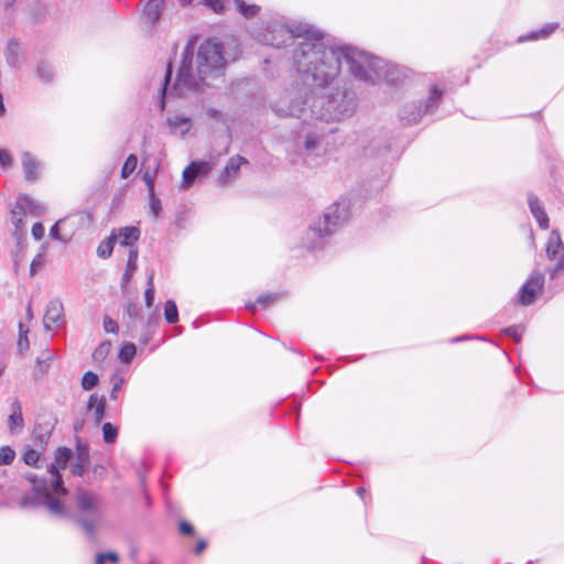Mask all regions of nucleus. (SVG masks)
<instances>
[{"mask_svg":"<svg viewBox=\"0 0 564 564\" xmlns=\"http://www.w3.org/2000/svg\"><path fill=\"white\" fill-rule=\"evenodd\" d=\"M293 32L301 39L293 48V63L303 83L325 87L340 73L345 61L350 74L360 82L376 84L381 79L393 80L387 63L356 47L327 45L323 33L311 26H300Z\"/></svg>","mask_w":564,"mask_h":564,"instance_id":"nucleus-1","label":"nucleus"},{"mask_svg":"<svg viewBox=\"0 0 564 564\" xmlns=\"http://www.w3.org/2000/svg\"><path fill=\"white\" fill-rule=\"evenodd\" d=\"M226 65L227 58L221 42L207 39L195 50L194 41H188L182 54L176 82L170 94L174 91L183 96L203 86H213L225 75Z\"/></svg>","mask_w":564,"mask_h":564,"instance_id":"nucleus-2","label":"nucleus"},{"mask_svg":"<svg viewBox=\"0 0 564 564\" xmlns=\"http://www.w3.org/2000/svg\"><path fill=\"white\" fill-rule=\"evenodd\" d=\"M72 457V451L67 447H59L55 452L54 463L46 465V476H39L35 473H28L25 478L33 484L35 503L44 506L51 514L63 517L66 509L59 501L67 492L63 485L61 469H65Z\"/></svg>","mask_w":564,"mask_h":564,"instance_id":"nucleus-3","label":"nucleus"},{"mask_svg":"<svg viewBox=\"0 0 564 564\" xmlns=\"http://www.w3.org/2000/svg\"><path fill=\"white\" fill-rule=\"evenodd\" d=\"M356 107L355 93L346 87H336L334 90L316 98L310 111L316 120L329 122L351 117Z\"/></svg>","mask_w":564,"mask_h":564,"instance_id":"nucleus-4","label":"nucleus"},{"mask_svg":"<svg viewBox=\"0 0 564 564\" xmlns=\"http://www.w3.org/2000/svg\"><path fill=\"white\" fill-rule=\"evenodd\" d=\"M75 517L83 530L93 535L101 520L102 503L93 491L78 489L74 496Z\"/></svg>","mask_w":564,"mask_h":564,"instance_id":"nucleus-5","label":"nucleus"},{"mask_svg":"<svg viewBox=\"0 0 564 564\" xmlns=\"http://www.w3.org/2000/svg\"><path fill=\"white\" fill-rule=\"evenodd\" d=\"M443 89L432 85L426 98L404 104L399 110V118L405 126L416 124L425 115L433 113L440 106L443 98Z\"/></svg>","mask_w":564,"mask_h":564,"instance_id":"nucleus-6","label":"nucleus"},{"mask_svg":"<svg viewBox=\"0 0 564 564\" xmlns=\"http://www.w3.org/2000/svg\"><path fill=\"white\" fill-rule=\"evenodd\" d=\"M306 100L301 91L292 89L284 91L281 97L275 100L271 108L279 117H296L301 118L306 112Z\"/></svg>","mask_w":564,"mask_h":564,"instance_id":"nucleus-7","label":"nucleus"},{"mask_svg":"<svg viewBox=\"0 0 564 564\" xmlns=\"http://www.w3.org/2000/svg\"><path fill=\"white\" fill-rule=\"evenodd\" d=\"M105 410H106V398L104 395H98L96 393H93L87 402V405L85 410L79 411L74 416V424L73 429L76 434H79L83 432L86 423V416L91 414V417L94 420V425L98 426L104 416H105Z\"/></svg>","mask_w":564,"mask_h":564,"instance_id":"nucleus-8","label":"nucleus"},{"mask_svg":"<svg viewBox=\"0 0 564 564\" xmlns=\"http://www.w3.org/2000/svg\"><path fill=\"white\" fill-rule=\"evenodd\" d=\"M349 205L347 202H336L326 208L323 218L318 221L324 227L326 235H333L349 218Z\"/></svg>","mask_w":564,"mask_h":564,"instance_id":"nucleus-9","label":"nucleus"},{"mask_svg":"<svg viewBox=\"0 0 564 564\" xmlns=\"http://www.w3.org/2000/svg\"><path fill=\"white\" fill-rule=\"evenodd\" d=\"M300 26H308L307 24H293L291 26L281 24V23H273L268 34L264 36V41L267 44L280 47L285 45L290 40H292V45L294 48L297 47L299 41L301 40L295 32H293L295 29Z\"/></svg>","mask_w":564,"mask_h":564,"instance_id":"nucleus-10","label":"nucleus"},{"mask_svg":"<svg viewBox=\"0 0 564 564\" xmlns=\"http://www.w3.org/2000/svg\"><path fill=\"white\" fill-rule=\"evenodd\" d=\"M217 161L218 155H210L209 160L207 161H193L183 171V181L181 184V188L188 189L198 176L208 175L216 166Z\"/></svg>","mask_w":564,"mask_h":564,"instance_id":"nucleus-11","label":"nucleus"},{"mask_svg":"<svg viewBox=\"0 0 564 564\" xmlns=\"http://www.w3.org/2000/svg\"><path fill=\"white\" fill-rule=\"evenodd\" d=\"M544 281L545 279L542 272H532L519 291V301L523 306L533 304L536 297L542 294Z\"/></svg>","mask_w":564,"mask_h":564,"instance_id":"nucleus-12","label":"nucleus"},{"mask_svg":"<svg viewBox=\"0 0 564 564\" xmlns=\"http://www.w3.org/2000/svg\"><path fill=\"white\" fill-rule=\"evenodd\" d=\"M65 321L64 306L61 300L53 299L47 305L43 317V325L46 330L59 327Z\"/></svg>","mask_w":564,"mask_h":564,"instance_id":"nucleus-13","label":"nucleus"},{"mask_svg":"<svg viewBox=\"0 0 564 564\" xmlns=\"http://www.w3.org/2000/svg\"><path fill=\"white\" fill-rule=\"evenodd\" d=\"M332 235L324 232V227L321 221H316L310 226L303 236L302 243L310 250H316L323 248L327 241V238Z\"/></svg>","mask_w":564,"mask_h":564,"instance_id":"nucleus-14","label":"nucleus"},{"mask_svg":"<svg viewBox=\"0 0 564 564\" xmlns=\"http://www.w3.org/2000/svg\"><path fill=\"white\" fill-rule=\"evenodd\" d=\"M21 164L24 177L28 182L34 183L39 181L42 173V164L34 154L29 151L22 152Z\"/></svg>","mask_w":564,"mask_h":564,"instance_id":"nucleus-15","label":"nucleus"},{"mask_svg":"<svg viewBox=\"0 0 564 564\" xmlns=\"http://www.w3.org/2000/svg\"><path fill=\"white\" fill-rule=\"evenodd\" d=\"M243 164H248V160L243 156L239 154L231 156L218 176L219 185H228L234 182L238 177L240 167Z\"/></svg>","mask_w":564,"mask_h":564,"instance_id":"nucleus-16","label":"nucleus"},{"mask_svg":"<svg viewBox=\"0 0 564 564\" xmlns=\"http://www.w3.org/2000/svg\"><path fill=\"white\" fill-rule=\"evenodd\" d=\"M111 234L116 242L122 247H128L130 251L131 248H137L135 242L140 239L141 230L137 226H126L112 230Z\"/></svg>","mask_w":564,"mask_h":564,"instance_id":"nucleus-17","label":"nucleus"},{"mask_svg":"<svg viewBox=\"0 0 564 564\" xmlns=\"http://www.w3.org/2000/svg\"><path fill=\"white\" fill-rule=\"evenodd\" d=\"M546 257L551 261L562 262L564 260V243L557 230H552L545 246Z\"/></svg>","mask_w":564,"mask_h":564,"instance_id":"nucleus-18","label":"nucleus"},{"mask_svg":"<svg viewBox=\"0 0 564 564\" xmlns=\"http://www.w3.org/2000/svg\"><path fill=\"white\" fill-rule=\"evenodd\" d=\"M89 466V451L87 445L79 444L76 448L75 460L70 465V471L75 476L82 477Z\"/></svg>","mask_w":564,"mask_h":564,"instance_id":"nucleus-19","label":"nucleus"},{"mask_svg":"<svg viewBox=\"0 0 564 564\" xmlns=\"http://www.w3.org/2000/svg\"><path fill=\"white\" fill-rule=\"evenodd\" d=\"M528 204L530 207V212L532 216L535 218L540 228L547 229L549 228V216L544 210V207L540 203L539 198L532 194L528 196Z\"/></svg>","mask_w":564,"mask_h":564,"instance_id":"nucleus-20","label":"nucleus"},{"mask_svg":"<svg viewBox=\"0 0 564 564\" xmlns=\"http://www.w3.org/2000/svg\"><path fill=\"white\" fill-rule=\"evenodd\" d=\"M18 202V208L24 209L28 214H32L35 216H41L46 212V208L44 204L41 202L34 199L33 197L29 195H20L17 198Z\"/></svg>","mask_w":564,"mask_h":564,"instance_id":"nucleus-21","label":"nucleus"},{"mask_svg":"<svg viewBox=\"0 0 564 564\" xmlns=\"http://www.w3.org/2000/svg\"><path fill=\"white\" fill-rule=\"evenodd\" d=\"M8 424L12 433L21 431L24 426L22 409L18 400L13 401L11 404V414L9 415Z\"/></svg>","mask_w":564,"mask_h":564,"instance_id":"nucleus-22","label":"nucleus"},{"mask_svg":"<svg viewBox=\"0 0 564 564\" xmlns=\"http://www.w3.org/2000/svg\"><path fill=\"white\" fill-rule=\"evenodd\" d=\"M162 0H150L143 9V20L147 24L152 26L160 18Z\"/></svg>","mask_w":564,"mask_h":564,"instance_id":"nucleus-23","label":"nucleus"},{"mask_svg":"<svg viewBox=\"0 0 564 564\" xmlns=\"http://www.w3.org/2000/svg\"><path fill=\"white\" fill-rule=\"evenodd\" d=\"M138 248H131V250L128 252V260H127V267L124 270V273L122 275V283L121 286L124 289L129 281L131 280L132 275L138 269Z\"/></svg>","mask_w":564,"mask_h":564,"instance_id":"nucleus-24","label":"nucleus"},{"mask_svg":"<svg viewBox=\"0 0 564 564\" xmlns=\"http://www.w3.org/2000/svg\"><path fill=\"white\" fill-rule=\"evenodd\" d=\"M557 23H547L538 31H532L529 32L528 34L519 36L518 42L536 41L540 39H545L550 34H552L557 29Z\"/></svg>","mask_w":564,"mask_h":564,"instance_id":"nucleus-25","label":"nucleus"},{"mask_svg":"<svg viewBox=\"0 0 564 564\" xmlns=\"http://www.w3.org/2000/svg\"><path fill=\"white\" fill-rule=\"evenodd\" d=\"M4 55L7 58V63L10 66H12L14 68H18L21 66L20 46L15 40L9 41V43L6 47V51H4Z\"/></svg>","mask_w":564,"mask_h":564,"instance_id":"nucleus-26","label":"nucleus"},{"mask_svg":"<svg viewBox=\"0 0 564 564\" xmlns=\"http://www.w3.org/2000/svg\"><path fill=\"white\" fill-rule=\"evenodd\" d=\"M28 215L24 209L18 208V202L13 205L11 209V221L14 226V235L22 236L24 229V217Z\"/></svg>","mask_w":564,"mask_h":564,"instance_id":"nucleus-27","label":"nucleus"},{"mask_svg":"<svg viewBox=\"0 0 564 564\" xmlns=\"http://www.w3.org/2000/svg\"><path fill=\"white\" fill-rule=\"evenodd\" d=\"M191 118L181 116V115H172L167 118L169 126L174 129L178 130L181 134H185L191 129Z\"/></svg>","mask_w":564,"mask_h":564,"instance_id":"nucleus-28","label":"nucleus"},{"mask_svg":"<svg viewBox=\"0 0 564 564\" xmlns=\"http://www.w3.org/2000/svg\"><path fill=\"white\" fill-rule=\"evenodd\" d=\"M116 240L112 234L107 239L102 240L98 248H97V254L101 259H107L111 256L113 247H115Z\"/></svg>","mask_w":564,"mask_h":564,"instance_id":"nucleus-29","label":"nucleus"},{"mask_svg":"<svg viewBox=\"0 0 564 564\" xmlns=\"http://www.w3.org/2000/svg\"><path fill=\"white\" fill-rule=\"evenodd\" d=\"M19 338H18V349L20 352H24L30 347V341L28 338L29 328L24 325L23 322H19Z\"/></svg>","mask_w":564,"mask_h":564,"instance_id":"nucleus-30","label":"nucleus"},{"mask_svg":"<svg viewBox=\"0 0 564 564\" xmlns=\"http://www.w3.org/2000/svg\"><path fill=\"white\" fill-rule=\"evenodd\" d=\"M238 11L247 19L258 14L260 8L256 4H247L243 0H235Z\"/></svg>","mask_w":564,"mask_h":564,"instance_id":"nucleus-31","label":"nucleus"},{"mask_svg":"<svg viewBox=\"0 0 564 564\" xmlns=\"http://www.w3.org/2000/svg\"><path fill=\"white\" fill-rule=\"evenodd\" d=\"M164 317L167 323L174 324L178 319L177 306L174 301L169 300L164 306Z\"/></svg>","mask_w":564,"mask_h":564,"instance_id":"nucleus-32","label":"nucleus"},{"mask_svg":"<svg viewBox=\"0 0 564 564\" xmlns=\"http://www.w3.org/2000/svg\"><path fill=\"white\" fill-rule=\"evenodd\" d=\"M135 345L132 343H126L119 351V359L124 364H129L135 356Z\"/></svg>","mask_w":564,"mask_h":564,"instance_id":"nucleus-33","label":"nucleus"},{"mask_svg":"<svg viewBox=\"0 0 564 564\" xmlns=\"http://www.w3.org/2000/svg\"><path fill=\"white\" fill-rule=\"evenodd\" d=\"M36 73H37V77L43 82V83H48L53 79L54 77V70L53 68L46 64V63H40L36 67Z\"/></svg>","mask_w":564,"mask_h":564,"instance_id":"nucleus-34","label":"nucleus"},{"mask_svg":"<svg viewBox=\"0 0 564 564\" xmlns=\"http://www.w3.org/2000/svg\"><path fill=\"white\" fill-rule=\"evenodd\" d=\"M138 164V158L134 154H130L121 169V177L127 178L130 174L133 173Z\"/></svg>","mask_w":564,"mask_h":564,"instance_id":"nucleus-35","label":"nucleus"},{"mask_svg":"<svg viewBox=\"0 0 564 564\" xmlns=\"http://www.w3.org/2000/svg\"><path fill=\"white\" fill-rule=\"evenodd\" d=\"M98 376L93 371H87L82 378V388L85 391L93 390L98 384Z\"/></svg>","mask_w":564,"mask_h":564,"instance_id":"nucleus-36","label":"nucleus"},{"mask_svg":"<svg viewBox=\"0 0 564 564\" xmlns=\"http://www.w3.org/2000/svg\"><path fill=\"white\" fill-rule=\"evenodd\" d=\"M118 435V429L111 423L107 422L102 425V436L107 444H111L116 441Z\"/></svg>","mask_w":564,"mask_h":564,"instance_id":"nucleus-37","label":"nucleus"},{"mask_svg":"<svg viewBox=\"0 0 564 564\" xmlns=\"http://www.w3.org/2000/svg\"><path fill=\"white\" fill-rule=\"evenodd\" d=\"M23 460L26 465L39 468L40 467L39 463L41 460V454L33 448L26 449L23 454Z\"/></svg>","mask_w":564,"mask_h":564,"instance_id":"nucleus-38","label":"nucleus"},{"mask_svg":"<svg viewBox=\"0 0 564 564\" xmlns=\"http://www.w3.org/2000/svg\"><path fill=\"white\" fill-rule=\"evenodd\" d=\"M15 458V452L10 446L0 447V466L11 465Z\"/></svg>","mask_w":564,"mask_h":564,"instance_id":"nucleus-39","label":"nucleus"},{"mask_svg":"<svg viewBox=\"0 0 564 564\" xmlns=\"http://www.w3.org/2000/svg\"><path fill=\"white\" fill-rule=\"evenodd\" d=\"M171 65L167 64V67H166V72H165V75H164V83L162 84V87L160 88V97H161V100H160V106H161V109L163 110L165 108V97H166V94H167V86H169V83H170V79H171Z\"/></svg>","mask_w":564,"mask_h":564,"instance_id":"nucleus-40","label":"nucleus"},{"mask_svg":"<svg viewBox=\"0 0 564 564\" xmlns=\"http://www.w3.org/2000/svg\"><path fill=\"white\" fill-rule=\"evenodd\" d=\"M144 300L148 307L152 306L154 301V283L153 273H150L147 281V290L144 292Z\"/></svg>","mask_w":564,"mask_h":564,"instance_id":"nucleus-41","label":"nucleus"},{"mask_svg":"<svg viewBox=\"0 0 564 564\" xmlns=\"http://www.w3.org/2000/svg\"><path fill=\"white\" fill-rule=\"evenodd\" d=\"M505 334H507L508 336H510L514 341L519 343L522 338V335L524 333V327L520 326V325H514V326H510V327H507L505 328Z\"/></svg>","mask_w":564,"mask_h":564,"instance_id":"nucleus-42","label":"nucleus"},{"mask_svg":"<svg viewBox=\"0 0 564 564\" xmlns=\"http://www.w3.org/2000/svg\"><path fill=\"white\" fill-rule=\"evenodd\" d=\"M150 198V212L153 217H159L161 210H162V204L161 200L156 197L155 192L149 194Z\"/></svg>","mask_w":564,"mask_h":564,"instance_id":"nucleus-43","label":"nucleus"},{"mask_svg":"<svg viewBox=\"0 0 564 564\" xmlns=\"http://www.w3.org/2000/svg\"><path fill=\"white\" fill-rule=\"evenodd\" d=\"M107 561L117 564L119 556L116 552L99 553L96 556V564H105Z\"/></svg>","mask_w":564,"mask_h":564,"instance_id":"nucleus-44","label":"nucleus"},{"mask_svg":"<svg viewBox=\"0 0 564 564\" xmlns=\"http://www.w3.org/2000/svg\"><path fill=\"white\" fill-rule=\"evenodd\" d=\"M319 142H321V138H319L318 134L310 133V134L306 135L305 149L308 152H313V151H315L318 148Z\"/></svg>","mask_w":564,"mask_h":564,"instance_id":"nucleus-45","label":"nucleus"},{"mask_svg":"<svg viewBox=\"0 0 564 564\" xmlns=\"http://www.w3.org/2000/svg\"><path fill=\"white\" fill-rule=\"evenodd\" d=\"M110 350V343L106 341L100 344L94 351L93 357L95 360H102Z\"/></svg>","mask_w":564,"mask_h":564,"instance_id":"nucleus-46","label":"nucleus"},{"mask_svg":"<svg viewBox=\"0 0 564 564\" xmlns=\"http://www.w3.org/2000/svg\"><path fill=\"white\" fill-rule=\"evenodd\" d=\"M225 2L226 0H204V4L216 13L225 11Z\"/></svg>","mask_w":564,"mask_h":564,"instance_id":"nucleus-47","label":"nucleus"},{"mask_svg":"<svg viewBox=\"0 0 564 564\" xmlns=\"http://www.w3.org/2000/svg\"><path fill=\"white\" fill-rule=\"evenodd\" d=\"M278 297H279V294H276V293L263 294L257 299V303L262 306H269L270 304L275 302Z\"/></svg>","mask_w":564,"mask_h":564,"instance_id":"nucleus-48","label":"nucleus"},{"mask_svg":"<svg viewBox=\"0 0 564 564\" xmlns=\"http://www.w3.org/2000/svg\"><path fill=\"white\" fill-rule=\"evenodd\" d=\"M12 164V156L8 150L0 149V166L3 169L10 167Z\"/></svg>","mask_w":564,"mask_h":564,"instance_id":"nucleus-49","label":"nucleus"},{"mask_svg":"<svg viewBox=\"0 0 564 564\" xmlns=\"http://www.w3.org/2000/svg\"><path fill=\"white\" fill-rule=\"evenodd\" d=\"M104 329L106 333L116 334L118 332V324L111 317L106 316L104 318Z\"/></svg>","mask_w":564,"mask_h":564,"instance_id":"nucleus-50","label":"nucleus"},{"mask_svg":"<svg viewBox=\"0 0 564 564\" xmlns=\"http://www.w3.org/2000/svg\"><path fill=\"white\" fill-rule=\"evenodd\" d=\"M154 178H155V175L151 172H145L142 176V180L148 187L149 194L154 193Z\"/></svg>","mask_w":564,"mask_h":564,"instance_id":"nucleus-51","label":"nucleus"},{"mask_svg":"<svg viewBox=\"0 0 564 564\" xmlns=\"http://www.w3.org/2000/svg\"><path fill=\"white\" fill-rule=\"evenodd\" d=\"M44 226L41 223H35L32 227V236L35 240H41L44 236Z\"/></svg>","mask_w":564,"mask_h":564,"instance_id":"nucleus-52","label":"nucleus"},{"mask_svg":"<svg viewBox=\"0 0 564 564\" xmlns=\"http://www.w3.org/2000/svg\"><path fill=\"white\" fill-rule=\"evenodd\" d=\"M64 220L61 219L58 220L57 223H55L52 228L50 229V236L55 239V240H61V241H67V239H64L61 237L59 235V224H62Z\"/></svg>","mask_w":564,"mask_h":564,"instance_id":"nucleus-53","label":"nucleus"},{"mask_svg":"<svg viewBox=\"0 0 564 564\" xmlns=\"http://www.w3.org/2000/svg\"><path fill=\"white\" fill-rule=\"evenodd\" d=\"M180 531L182 534H193L194 533V528L192 527L191 523L186 522V521H183L180 523Z\"/></svg>","mask_w":564,"mask_h":564,"instance_id":"nucleus-54","label":"nucleus"},{"mask_svg":"<svg viewBox=\"0 0 564 564\" xmlns=\"http://www.w3.org/2000/svg\"><path fill=\"white\" fill-rule=\"evenodd\" d=\"M126 314L131 318V319H135L139 315V308L137 307V305H129L126 310Z\"/></svg>","mask_w":564,"mask_h":564,"instance_id":"nucleus-55","label":"nucleus"},{"mask_svg":"<svg viewBox=\"0 0 564 564\" xmlns=\"http://www.w3.org/2000/svg\"><path fill=\"white\" fill-rule=\"evenodd\" d=\"M562 269H564V260L562 262H556L554 268L550 270V278L555 279L557 272Z\"/></svg>","mask_w":564,"mask_h":564,"instance_id":"nucleus-56","label":"nucleus"},{"mask_svg":"<svg viewBox=\"0 0 564 564\" xmlns=\"http://www.w3.org/2000/svg\"><path fill=\"white\" fill-rule=\"evenodd\" d=\"M207 116L212 119L219 120L221 118V112L217 109L209 108L207 110Z\"/></svg>","mask_w":564,"mask_h":564,"instance_id":"nucleus-57","label":"nucleus"},{"mask_svg":"<svg viewBox=\"0 0 564 564\" xmlns=\"http://www.w3.org/2000/svg\"><path fill=\"white\" fill-rule=\"evenodd\" d=\"M121 383H122V381L120 380V381H118L117 383L113 384L112 390L110 392V398L111 399H113V400L117 399V394H118L119 390L121 389Z\"/></svg>","mask_w":564,"mask_h":564,"instance_id":"nucleus-58","label":"nucleus"},{"mask_svg":"<svg viewBox=\"0 0 564 564\" xmlns=\"http://www.w3.org/2000/svg\"><path fill=\"white\" fill-rule=\"evenodd\" d=\"M206 542L204 540H200L197 542L196 544V547H195V553L196 554H199L202 553L205 549H206Z\"/></svg>","mask_w":564,"mask_h":564,"instance_id":"nucleus-59","label":"nucleus"},{"mask_svg":"<svg viewBox=\"0 0 564 564\" xmlns=\"http://www.w3.org/2000/svg\"><path fill=\"white\" fill-rule=\"evenodd\" d=\"M26 319L28 321H31L33 318V311H32V306H31V303L28 304L26 306Z\"/></svg>","mask_w":564,"mask_h":564,"instance_id":"nucleus-60","label":"nucleus"},{"mask_svg":"<svg viewBox=\"0 0 564 564\" xmlns=\"http://www.w3.org/2000/svg\"><path fill=\"white\" fill-rule=\"evenodd\" d=\"M34 267H37V261L34 259L31 264V274H34Z\"/></svg>","mask_w":564,"mask_h":564,"instance_id":"nucleus-61","label":"nucleus"},{"mask_svg":"<svg viewBox=\"0 0 564 564\" xmlns=\"http://www.w3.org/2000/svg\"><path fill=\"white\" fill-rule=\"evenodd\" d=\"M52 359V356H47L45 360H41L40 358H37V364L40 366H42V364H44L46 360H51Z\"/></svg>","mask_w":564,"mask_h":564,"instance_id":"nucleus-62","label":"nucleus"},{"mask_svg":"<svg viewBox=\"0 0 564 564\" xmlns=\"http://www.w3.org/2000/svg\"><path fill=\"white\" fill-rule=\"evenodd\" d=\"M13 261H14V265H15V269H17V268H18V265H19V262H20V259H19L18 254H15V256L13 257Z\"/></svg>","mask_w":564,"mask_h":564,"instance_id":"nucleus-63","label":"nucleus"},{"mask_svg":"<svg viewBox=\"0 0 564 564\" xmlns=\"http://www.w3.org/2000/svg\"><path fill=\"white\" fill-rule=\"evenodd\" d=\"M149 564H160V562L158 560H155V558H152Z\"/></svg>","mask_w":564,"mask_h":564,"instance_id":"nucleus-64","label":"nucleus"}]
</instances>
